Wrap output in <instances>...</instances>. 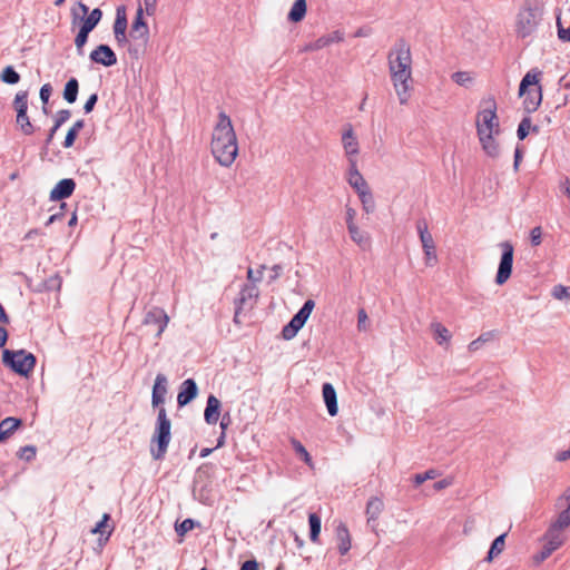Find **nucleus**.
Segmentation results:
<instances>
[{"label": "nucleus", "mask_w": 570, "mask_h": 570, "mask_svg": "<svg viewBox=\"0 0 570 570\" xmlns=\"http://www.w3.org/2000/svg\"><path fill=\"white\" fill-rule=\"evenodd\" d=\"M389 70L400 104L409 100L410 81L412 80L411 47L404 38L399 39L387 55Z\"/></svg>", "instance_id": "f257e3e1"}, {"label": "nucleus", "mask_w": 570, "mask_h": 570, "mask_svg": "<svg viewBox=\"0 0 570 570\" xmlns=\"http://www.w3.org/2000/svg\"><path fill=\"white\" fill-rule=\"evenodd\" d=\"M210 150L217 163L224 167H230L238 155L236 132L229 116L224 111L218 114L213 129Z\"/></svg>", "instance_id": "f03ea898"}, {"label": "nucleus", "mask_w": 570, "mask_h": 570, "mask_svg": "<svg viewBox=\"0 0 570 570\" xmlns=\"http://www.w3.org/2000/svg\"><path fill=\"white\" fill-rule=\"evenodd\" d=\"M541 76L542 71L534 68L528 71L520 81L519 96L523 98L522 106L528 115L534 112L542 102Z\"/></svg>", "instance_id": "7ed1b4c3"}, {"label": "nucleus", "mask_w": 570, "mask_h": 570, "mask_svg": "<svg viewBox=\"0 0 570 570\" xmlns=\"http://www.w3.org/2000/svg\"><path fill=\"white\" fill-rule=\"evenodd\" d=\"M543 8L538 0H525L517 16L515 32L521 39L531 37L542 21Z\"/></svg>", "instance_id": "20e7f679"}, {"label": "nucleus", "mask_w": 570, "mask_h": 570, "mask_svg": "<svg viewBox=\"0 0 570 570\" xmlns=\"http://www.w3.org/2000/svg\"><path fill=\"white\" fill-rule=\"evenodd\" d=\"M498 105L493 96L483 98L480 102V109L476 114L475 126L476 134H495L501 132L500 121L497 115Z\"/></svg>", "instance_id": "39448f33"}, {"label": "nucleus", "mask_w": 570, "mask_h": 570, "mask_svg": "<svg viewBox=\"0 0 570 570\" xmlns=\"http://www.w3.org/2000/svg\"><path fill=\"white\" fill-rule=\"evenodd\" d=\"M2 362L13 372L27 376L36 366V356L24 350L10 351L4 350L2 353Z\"/></svg>", "instance_id": "423d86ee"}, {"label": "nucleus", "mask_w": 570, "mask_h": 570, "mask_svg": "<svg viewBox=\"0 0 570 570\" xmlns=\"http://www.w3.org/2000/svg\"><path fill=\"white\" fill-rule=\"evenodd\" d=\"M314 301L307 299L302 308L293 316L288 324L282 330V336L284 340H292L296 336L297 332L304 326L307 318L309 317L313 308Z\"/></svg>", "instance_id": "0eeeda50"}, {"label": "nucleus", "mask_w": 570, "mask_h": 570, "mask_svg": "<svg viewBox=\"0 0 570 570\" xmlns=\"http://www.w3.org/2000/svg\"><path fill=\"white\" fill-rule=\"evenodd\" d=\"M416 229L424 252L425 265L434 266L438 263L435 243L424 218L416 222Z\"/></svg>", "instance_id": "6e6552de"}, {"label": "nucleus", "mask_w": 570, "mask_h": 570, "mask_svg": "<svg viewBox=\"0 0 570 570\" xmlns=\"http://www.w3.org/2000/svg\"><path fill=\"white\" fill-rule=\"evenodd\" d=\"M499 246L502 249V254L495 275V284L501 286L507 283L512 274L514 248L510 242H502Z\"/></svg>", "instance_id": "1a4fd4ad"}, {"label": "nucleus", "mask_w": 570, "mask_h": 570, "mask_svg": "<svg viewBox=\"0 0 570 570\" xmlns=\"http://www.w3.org/2000/svg\"><path fill=\"white\" fill-rule=\"evenodd\" d=\"M169 322V317L167 313L160 307H153L148 311L144 318V324L146 325H156L157 333L156 336L159 337L165 331L167 324Z\"/></svg>", "instance_id": "9d476101"}, {"label": "nucleus", "mask_w": 570, "mask_h": 570, "mask_svg": "<svg viewBox=\"0 0 570 570\" xmlns=\"http://www.w3.org/2000/svg\"><path fill=\"white\" fill-rule=\"evenodd\" d=\"M90 60L95 63L105 67H111L117 63V56L114 50L107 45H99L89 56Z\"/></svg>", "instance_id": "9b49d317"}, {"label": "nucleus", "mask_w": 570, "mask_h": 570, "mask_svg": "<svg viewBox=\"0 0 570 570\" xmlns=\"http://www.w3.org/2000/svg\"><path fill=\"white\" fill-rule=\"evenodd\" d=\"M129 35L132 39H141L144 42L148 40L149 29L144 19V9L141 6H139L136 11Z\"/></svg>", "instance_id": "f8f14e48"}, {"label": "nucleus", "mask_w": 570, "mask_h": 570, "mask_svg": "<svg viewBox=\"0 0 570 570\" xmlns=\"http://www.w3.org/2000/svg\"><path fill=\"white\" fill-rule=\"evenodd\" d=\"M76 188V183L71 178H65L57 183L50 191V200H62L72 195Z\"/></svg>", "instance_id": "ddd939ff"}, {"label": "nucleus", "mask_w": 570, "mask_h": 570, "mask_svg": "<svg viewBox=\"0 0 570 570\" xmlns=\"http://www.w3.org/2000/svg\"><path fill=\"white\" fill-rule=\"evenodd\" d=\"M197 384L193 379H187L181 383L180 391L177 395V403L180 407L187 405L197 396Z\"/></svg>", "instance_id": "4468645a"}, {"label": "nucleus", "mask_w": 570, "mask_h": 570, "mask_svg": "<svg viewBox=\"0 0 570 570\" xmlns=\"http://www.w3.org/2000/svg\"><path fill=\"white\" fill-rule=\"evenodd\" d=\"M169 443V439H166L165 436L158 435L157 433L154 432V435L150 441V454L153 459L157 461L163 460L167 453Z\"/></svg>", "instance_id": "2eb2a0df"}, {"label": "nucleus", "mask_w": 570, "mask_h": 570, "mask_svg": "<svg viewBox=\"0 0 570 570\" xmlns=\"http://www.w3.org/2000/svg\"><path fill=\"white\" fill-rule=\"evenodd\" d=\"M323 402L325 403L327 413L336 416L338 413L337 394L331 383H323Z\"/></svg>", "instance_id": "dca6fc26"}, {"label": "nucleus", "mask_w": 570, "mask_h": 570, "mask_svg": "<svg viewBox=\"0 0 570 570\" xmlns=\"http://www.w3.org/2000/svg\"><path fill=\"white\" fill-rule=\"evenodd\" d=\"M167 393V377L159 373L156 376L155 384L153 387L151 394V404L153 406H158L163 404L165 401V395Z\"/></svg>", "instance_id": "f3484780"}, {"label": "nucleus", "mask_w": 570, "mask_h": 570, "mask_svg": "<svg viewBox=\"0 0 570 570\" xmlns=\"http://www.w3.org/2000/svg\"><path fill=\"white\" fill-rule=\"evenodd\" d=\"M220 401L213 394L207 399L204 419L207 424H216L219 419Z\"/></svg>", "instance_id": "a211bd4d"}, {"label": "nucleus", "mask_w": 570, "mask_h": 570, "mask_svg": "<svg viewBox=\"0 0 570 570\" xmlns=\"http://www.w3.org/2000/svg\"><path fill=\"white\" fill-rule=\"evenodd\" d=\"M335 540L337 543L338 552L344 556L351 549V535L345 524L340 523L335 530Z\"/></svg>", "instance_id": "6ab92c4d"}, {"label": "nucleus", "mask_w": 570, "mask_h": 570, "mask_svg": "<svg viewBox=\"0 0 570 570\" xmlns=\"http://www.w3.org/2000/svg\"><path fill=\"white\" fill-rule=\"evenodd\" d=\"M384 509L383 500L379 497H372L367 503H366V517H367V523L372 524L374 527V523L379 519V515Z\"/></svg>", "instance_id": "aec40b11"}, {"label": "nucleus", "mask_w": 570, "mask_h": 570, "mask_svg": "<svg viewBox=\"0 0 570 570\" xmlns=\"http://www.w3.org/2000/svg\"><path fill=\"white\" fill-rule=\"evenodd\" d=\"M351 168L348 173V183L356 190L357 194L367 190L370 187L363 176L356 168V163L350 159Z\"/></svg>", "instance_id": "412c9836"}, {"label": "nucleus", "mask_w": 570, "mask_h": 570, "mask_svg": "<svg viewBox=\"0 0 570 570\" xmlns=\"http://www.w3.org/2000/svg\"><path fill=\"white\" fill-rule=\"evenodd\" d=\"M258 295L259 291L255 284H245L239 292V296L235 299V305L245 308L248 302L255 301Z\"/></svg>", "instance_id": "4be33fe9"}, {"label": "nucleus", "mask_w": 570, "mask_h": 570, "mask_svg": "<svg viewBox=\"0 0 570 570\" xmlns=\"http://www.w3.org/2000/svg\"><path fill=\"white\" fill-rule=\"evenodd\" d=\"M494 135L495 134L478 135L482 149L492 158H497L500 154V147L498 141L494 139Z\"/></svg>", "instance_id": "5701e85b"}, {"label": "nucleus", "mask_w": 570, "mask_h": 570, "mask_svg": "<svg viewBox=\"0 0 570 570\" xmlns=\"http://www.w3.org/2000/svg\"><path fill=\"white\" fill-rule=\"evenodd\" d=\"M564 499L568 502V507L559 513L557 520L550 525L551 533L557 530L562 531L570 525V489L566 493Z\"/></svg>", "instance_id": "b1692460"}, {"label": "nucleus", "mask_w": 570, "mask_h": 570, "mask_svg": "<svg viewBox=\"0 0 570 570\" xmlns=\"http://www.w3.org/2000/svg\"><path fill=\"white\" fill-rule=\"evenodd\" d=\"M170 429L171 422L167 416L166 409L160 407L157 415L155 433L171 440Z\"/></svg>", "instance_id": "393cba45"}, {"label": "nucleus", "mask_w": 570, "mask_h": 570, "mask_svg": "<svg viewBox=\"0 0 570 570\" xmlns=\"http://www.w3.org/2000/svg\"><path fill=\"white\" fill-rule=\"evenodd\" d=\"M22 424L20 419L16 417H6L0 422V443L4 442L8 438H10L13 432Z\"/></svg>", "instance_id": "a878e982"}, {"label": "nucleus", "mask_w": 570, "mask_h": 570, "mask_svg": "<svg viewBox=\"0 0 570 570\" xmlns=\"http://www.w3.org/2000/svg\"><path fill=\"white\" fill-rule=\"evenodd\" d=\"M306 14V1L305 0H296L292 6L287 19L291 22H299L304 19Z\"/></svg>", "instance_id": "bb28decb"}, {"label": "nucleus", "mask_w": 570, "mask_h": 570, "mask_svg": "<svg viewBox=\"0 0 570 570\" xmlns=\"http://www.w3.org/2000/svg\"><path fill=\"white\" fill-rule=\"evenodd\" d=\"M347 229L353 242H355L360 247L365 248L370 245L367 234L361 230L354 223L350 222Z\"/></svg>", "instance_id": "cd10ccee"}, {"label": "nucleus", "mask_w": 570, "mask_h": 570, "mask_svg": "<svg viewBox=\"0 0 570 570\" xmlns=\"http://www.w3.org/2000/svg\"><path fill=\"white\" fill-rule=\"evenodd\" d=\"M344 149L347 155L353 156L358 153V144L353 135L352 128H348L342 136Z\"/></svg>", "instance_id": "c85d7f7f"}, {"label": "nucleus", "mask_w": 570, "mask_h": 570, "mask_svg": "<svg viewBox=\"0 0 570 570\" xmlns=\"http://www.w3.org/2000/svg\"><path fill=\"white\" fill-rule=\"evenodd\" d=\"M530 130L534 134L539 132V126H532L531 118L529 116H525L521 119L518 129H517V136L519 140H524Z\"/></svg>", "instance_id": "c756f323"}, {"label": "nucleus", "mask_w": 570, "mask_h": 570, "mask_svg": "<svg viewBox=\"0 0 570 570\" xmlns=\"http://www.w3.org/2000/svg\"><path fill=\"white\" fill-rule=\"evenodd\" d=\"M505 537L507 533H502L492 541L491 547L488 551V556L485 558L487 561H492L493 558H495L503 551L505 546Z\"/></svg>", "instance_id": "7c9ffc66"}, {"label": "nucleus", "mask_w": 570, "mask_h": 570, "mask_svg": "<svg viewBox=\"0 0 570 570\" xmlns=\"http://www.w3.org/2000/svg\"><path fill=\"white\" fill-rule=\"evenodd\" d=\"M79 91V82L76 78H70L63 89V99L73 104L77 100Z\"/></svg>", "instance_id": "2f4dec72"}, {"label": "nucleus", "mask_w": 570, "mask_h": 570, "mask_svg": "<svg viewBox=\"0 0 570 570\" xmlns=\"http://www.w3.org/2000/svg\"><path fill=\"white\" fill-rule=\"evenodd\" d=\"M127 30V18L125 7H118L116 12V20L114 23L115 36L122 35Z\"/></svg>", "instance_id": "473e14b6"}, {"label": "nucleus", "mask_w": 570, "mask_h": 570, "mask_svg": "<svg viewBox=\"0 0 570 570\" xmlns=\"http://www.w3.org/2000/svg\"><path fill=\"white\" fill-rule=\"evenodd\" d=\"M101 17L102 11L99 8H96L83 20L81 27L91 32L101 20Z\"/></svg>", "instance_id": "72a5a7b5"}, {"label": "nucleus", "mask_w": 570, "mask_h": 570, "mask_svg": "<svg viewBox=\"0 0 570 570\" xmlns=\"http://www.w3.org/2000/svg\"><path fill=\"white\" fill-rule=\"evenodd\" d=\"M431 328L434 332L435 340L438 341V344H443L444 342H449L451 338L450 331L442 325L441 323H432Z\"/></svg>", "instance_id": "f704fd0d"}, {"label": "nucleus", "mask_w": 570, "mask_h": 570, "mask_svg": "<svg viewBox=\"0 0 570 570\" xmlns=\"http://www.w3.org/2000/svg\"><path fill=\"white\" fill-rule=\"evenodd\" d=\"M357 195H358L360 200L362 203L363 209L367 214L373 213L374 209H375V202H374V198H373L371 189L368 188L367 190H364V191H362V193H360Z\"/></svg>", "instance_id": "c9c22d12"}, {"label": "nucleus", "mask_w": 570, "mask_h": 570, "mask_svg": "<svg viewBox=\"0 0 570 570\" xmlns=\"http://www.w3.org/2000/svg\"><path fill=\"white\" fill-rule=\"evenodd\" d=\"M0 79L8 85H16L20 81V75L14 70L12 66H7L1 75Z\"/></svg>", "instance_id": "e433bc0d"}, {"label": "nucleus", "mask_w": 570, "mask_h": 570, "mask_svg": "<svg viewBox=\"0 0 570 570\" xmlns=\"http://www.w3.org/2000/svg\"><path fill=\"white\" fill-rule=\"evenodd\" d=\"M17 125L20 127L24 135H32L35 131V127L30 122L27 112L17 114Z\"/></svg>", "instance_id": "4c0bfd02"}, {"label": "nucleus", "mask_w": 570, "mask_h": 570, "mask_svg": "<svg viewBox=\"0 0 570 570\" xmlns=\"http://www.w3.org/2000/svg\"><path fill=\"white\" fill-rule=\"evenodd\" d=\"M13 107L19 112H27L28 110V91H19L16 94Z\"/></svg>", "instance_id": "58836bf2"}, {"label": "nucleus", "mask_w": 570, "mask_h": 570, "mask_svg": "<svg viewBox=\"0 0 570 570\" xmlns=\"http://www.w3.org/2000/svg\"><path fill=\"white\" fill-rule=\"evenodd\" d=\"M110 515L108 513H105L102 515V519L95 525V528L91 530L92 533H99L100 535L106 534V540L110 537L112 529H108L107 522L109 521Z\"/></svg>", "instance_id": "ea45409f"}, {"label": "nucleus", "mask_w": 570, "mask_h": 570, "mask_svg": "<svg viewBox=\"0 0 570 570\" xmlns=\"http://www.w3.org/2000/svg\"><path fill=\"white\" fill-rule=\"evenodd\" d=\"M544 538L547 539V543L551 547H554L556 549H559L563 543V535L559 530L551 533V528H549Z\"/></svg>", "instance_id": "a19ab883"}, {"label": "nucleus", "mask_w": 570, "mask_h": 570, "mask_svg": "<svg viewBox=\"0 0 570 570\" xmlns=\"http://www.w3.org/2000/svg\"><path fill=\"white\" fill-rule=\"evenodd\" d=\"M308 520H309V527H311V532H309L311 540L316 541L317 535L321 531V519L317 515V513H311L308 517Z\"/></svg>", "instance_id": "79ce46f5"}, {"label": "nucleus", "mask_w": 570, "mask_h": 570, "mask_svg": "<svg viewBox=\"0 0 570 570\" xmlns=\"http://www.w3.org/2000/svg\"><path fill=\"white\" fill-rule=\"evenodd\" d=\"M89 33H90V31H88L85 28L80 27V30H79L78 35L76 36V38H75V45H76V48H77V52L80 56L83 55V46L86 45V42L88 40Z\"/></svg>", "instance_id": "37998d69"}, {"label": "nucleus", "mask_w": 570, "mask_h": 570, "mask_svg": "<svg viewBox=\"0 0 570 570\" xmlns=\"http://www.w3.org/2000/svg\"><path fill=\"white\" fill-rule=\"evenodd\" d=\"M451 78L456 85L463 86V87H468L473 81V78L471 77L470 72H468V71H456L452 75Z\"/></svg>", "instance_id": "c03bdc74"}, {"label": "nucleus", "mask_w": 570, "mask_h": 570, "mask_svg": "<svg viewBox=\"0 0 570 570\" xmlns=\"http://www.w3.org/2000/svg\"><path fill=\"white\" fill-rule=\"evenodd\" d=\"M357 330L360 332H366L370 330L368 316L364 308H360L357 312Z\"/></svg>", "instance_id": "a18cd8bd"}, {"label": "nucleus", "mask_w": 570, "mask_h": 570, "mask_svg": "<svg viewBox=\"0 0 570 570\" xmlns=\"http://www.w3.org/2000/svg\"><path fill=\"white\" fill-rule=\"evenodd\" d=\"M196 524H198V522L194 521L193 519H185L181 523L176 524L175 530L178 535L183 537L193 530Z\"/></svg>", "instance_id": "49530a36"}, {"label": "nucleus", "mask_w": 570, "mask_h": 570, "mask_svg": "<svg viewBox=\"0 0 570 570\" xmlns=\"http://www.w3.org/2000/svg\"><path fill=\"white\" fill-rule=\"evenodd\" d=\"M344 40V31L335 30L326 36H323V47L332 45L334 42H341Z\"/></svg>", "instance_id": "de8ad7c7"}, {"label": "nucleus", "mask_w": 570, "mask_h": 570, "mask_svg": "<svg viewBox=\"0 0 570 570\" xmlns=\"http://www.w3.org/2000/svg\"><path fill=\"white\" fill-rule=\"evenodd\" d=\"M436 475H438V472L433 469H430V470L425 471L424 473L415 474L413 478V482H414L415 487H419L426 480L434 479Z\"/></svg>", "instance_id": "09e8293b"}, {"label": "nucleus", "mask_w": 570, "mask_h": 570, "mask_svg": "<svg viewBox=\"0 0 570 570\" xmlns=\"http://www.w3.org/2000/svg\"><path fill=\"white\" fill-rule=\"evenodd\" d=\"M552 296L556 299H569L570 301V287L563 285H556L552 289Z\"/></svg>", "instance_id": "8fccbe9b"}, {"label": "nucleus", "mask_w": 570, "mask_h": 570, "mask_svg": "<svg viewBox=\"0 0 570 570\" xmlns=\"http://www.w3.org/2000/svg\"><path fill=\"white\" fill-rule=\"evenodd\" d=\"M558 37L561 41L570 42V26L564 28L560 17L557 18Z\"/></svg>", "instance_id": "3c124183"}, {"label": "nucleus", "mask_w": 570, "mask_h": 570, "mask_svg": "<svg viewBox=\"0 0 570 570\" xmlns=\"http://www.w3.org/2000/svg\"><path fill=\"white\" fill-rule=\"evenodd\" d=\"M71 117V111L68 109H61L56 114L55 124L56 128H60Z\"/></svg>", "instance_id": "603ef678"}, {"label": "nucleus", "mask_w": 570, "mask_h": 570, "mask_svg": "<svg viewBox=\"0 0 570 570\" xmlns=\"http://www.w3.org/2000/svg\"><path fill=\"white\" fill-rule=\"evenodd\" d=\"M19 456L21 459L27 460V461H30V460L35 459V456H36V448L32 446V445L22 446L19 450Z\"/></svg>", "instance_id": "864d4df0"}, {"label": "nucleus", "mask_w": 570, "mask_h": 570, "mask_svg": "<svg viewBox=\"0 0 570 570\" xmlns=\"http://www.w3.org/2000/svg\"><path fill=\"white\" fill-rule=\"evenodd\" d=\"M530 240L532 246H539L542 242V229L540 226L533 227L530 232Z\"/></svg>", "instance_id": "5fc2aeb1"}, {"label": "nucleus", "mask_w": 570, "mask_h": 570, "mask_svg": "<svg viewBox=\"0 0 570 570\" xmlns=\"http://www.w3.org/2000/svg\"><path fill=\"white\" fill-rule=\"evenodd\" d=\"M52 94V87L50 83H45L41 88H40V99L42 101L43 105H47L48 101H49V98Z\"/></svg>", "instance_id": "6e6d98bb"}, {"label": "nucleus", "mask_w": 570, "mask_h": 570, "mask_svg": "<svg viewBox=\"0 0 570 570\" xmlns=\"http://www.w3.org/2000/svg\"><path fill=\"white\" fill-rule=\"evenodd\" d=\"M98 101V95L97 94H92L88 99L87 101L85 102L83 105V110L86 114H89L94 110L96 104Z\"/></svg>", "instance_id": "4d7b16f0"}, {"label": "nucleus", "mask_w": 570, "mask_h": 570, "mask_svg": "<svg viewBox=\"0 0 570 570\" xmlns=\"http://www.w3.org/2000/svg\"><path fill=\"white\" fill-rule=\"evenodd\" d=\"M78 134L76 131H73L71 128L68 130L67 135H66V138H65V141H63V147L65 148H70L73 146L75 144V140L77 138Z\"/></svg>", "instance_id": "13d9d810"}, {"label": "nucleus", "mask_w": 570, "mask_h": 570, "mask_svg": "<svg viewBox=\"0 0 570 570\" xmlns=\"http://www.w3.org/2000/svg\"><path fill=\"white\" fill-rule=\"evenodd\" d=\"M265 268L264 265L261 266V268L257 272V276H255L254 271L252 268H248L247 271V279L250 281V284H255L262 279L263 269Z\"/></svg>", "instance_id": "bf43d9fd"}, {"label": "nucleus", "mask_w": 570, "mask_h": 570, "mask_svg": "<svg viewBox=\"0 0 570 570\" xmlns=\"http://www.w3.org/2000/svg\"><path fill=\"white\" fill-rule=\"evenodd\" d=\"M295 445V450L296 452L302 456V459L309 464L311 462V456L308 454V452L305 450V448L299 443V442H295L294 443Z\"/></svg>", "instance_id": "052dcab7"}, {"label": "nucleus", "mask_w": 570, "mask_h": 570, "mask_svg": "<svg viewBox=\"0 0 570 570\" xmlns=\"http://www.w3.org/2000/svg\"><path fill=\"white\" fill-rule=\"evenodd\" d=\"M487 341H488V338L485 337V334L480 335L476 340L472 341L469 344V351L474 352V351L479 350L480 345Z\"/></svg>", "instance_id": "680f3d73"}, {"label": "nucleus", "mask_w": 570, "mask_h": 570, "mask_svg": "<svg viewBox=\"0 0 570 570\" xmlns=\"http://www.w3.org/2000/svg\"><path fill=\"white\" fill-rule=\"evenodd\" d=\"M145 11L148 16H153L156 11L157 0H144Z\"/></svg>", "instance_id": "e2e57ef3"}, {"label": "nucleus", "mask_w": 570, "mask_h": 570, "mask_svg": "<svg viewBox=\"0 0 570 570\" xmlns=\"http://www.w3.org/2000/svg\"><path fill=\"white\" fill-rule=\"evenodd\" d=\"M371 33H372V29L370 27H361L354 32L353 37L354 38L368 37Z\"/></svg>", "instance_id": "0e129e2a"}, {"label": "nucleus", "mask_w": 570, "mask_h": 570, "mask_svg": "<svg viewBox=\"0 0 570 570\" xmlns=\"http://www.w3.org/2000/svg\"><path fill=\"white\" fill-rule=\"evenodd\" d=\"M239 570H258V563L256 560H247L245 561Z\"/></svg>", "instance_id": "69168bd1"}, {"label": "nucleus", "mask_w": 570, "mask_h": 570, "mask_svg": "<svg viewBox=\"0 0 570 570\" xmlns=\"http://www.w3.org/2000/svg\"><path fill=\"white\" fill-rule=\"evenodd\" d=\"M451 482L448 479H442L433 484L434 490L440 491L448 488Z\"/></svg>", "instance_id": "338daca9"}, {"label": "nucleus", "mask_w": 570, "mask_h": 570, "mask_svg": "<svg viewBox=\"0 0 570 570\" xmlns=\"http://www.w3.org/2000/svg\"><path fill=\"white\" fill-rule=\"evenodd\" d=\"M556 459L560 462H563V461H567L568 459H570V448L568 450L558 452Z\"/></svg>", "instance_id": "774afa93"}]
</instances>
